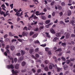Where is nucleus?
<instances>
[{"mask_svg":"<svg viewBox=\"0 0 75 75\" xmlns=\"http://www.w3.org/2000/svg\"><path fill=\"white\" fill-rule=\"evenodd\" d=\"M41 69H39L38 70V73H40V72H41Z\"/></svg>","mask_w":75,"mask_h":75,"instance_id":"obj_61","label":"nucleus"},{"mask_svg":"<svg viewBox=\"0 0 75 75\" xmlns=\"http://www.w3.org/2000/svg\"><path fill=\"white\" fill-rule=\"evenodd\" d=\"M55 12H53L52 14V16H53V17H54L55 16Z\"/></svg>","mask_w":75,"mask_h":75,"instance_id":"obj_48","label":"nucleus"},{"mask_svg":"<svg viewBox=\"0 0 75 75\" xmlns=\"http://www.w3.org/2000/svg\"><path fill=\"white\" fill-rule=\"evenodd\" d=\"M38 35L37 34H34L33 36V38H36V37H37V36Z\"/></svg>","mask_w":75,"mask_h":75,"instance_id":"obj_28","label":"nucleus"},{"mask_svg":"<svg viewBox=\"0 0 75 75\" xmlns=\"http://www.w3.org/2000/svg\"><path fill=\"white\" fill-rule=\"evenodd\" d=\"M9 34L10 36H11V37H13L14 36V35H13L11 32H10L9 33Z\"/></svg>","mask_w":75,"mask_h":75,"instance_id":"obj_38","label":"nucleus"},{"mask_svg":"<svg viewBox=\"0 0 75 75\" xmlns=\"http://www.w3.org/2000/svg\"><path fill=\"white\" fill-rule=\"evenodd\" d=\"M22 35L23 36H25V35L27 36V35H28V32H27L25 33V32H23L22 33Z\"/></svg>","mask_w":75,"mask_h":75,"instance_id":"obj_5","label":"nucleus"},{"mask_svg":"<svg viewBox=\"0 0 75 75\" xmlns=\"http://www.w3.org/2000/svg\"><path fill=\"white\" fill-rule=\"evenodd\" d=\"M34 32L33 31H31L30 33V35L31 36V35H33L34 34Z\"/></svg>","mask_w":75,"mask_h":75,"instance_id":"obj_30","label":"nucleus"},{"mask_svg":"<svg viewBox=\"0 0 75 75\" xmlns=\"http://www.w3.org/2000/svg\"><path fill=\"white\" fill-rule=\"evenodd\" d=\"M2 7H3L4 8H6V6H5V5L4 4H3L1 6Z\"/></svg>","mask_w":75,"mask_h":75,"instance_id":"obj_59","label":"nucleus"},{"mask_svg":"<svg viewBox=\"0 0 75 75\" xmlns=\"http://www.w3.org/2000/svg\"><path fill=\"white\" fill-rule=\"evenodd\" d=\"M44 70L46 71H48V67L46 66V67H45L44 68Z\"/></svg>","mask_w":75,"mask_h":75,"instance_id":"obj_26","label":"nucleus"},{"mask_svg":"<svg viewBox=\"0 0 75 75\" xmlns=\"http://www.w3.org/2000/svg\"><path fill=\"white\" fill-rule=\"evenodd\" d=\"M19 67L20 66L18 64H16L15 66V68L16 69H19Z\"/></svg>","mask_w":75,"mask_h":75,"instance_id":"obj_11","label":"nucleus"},{"mask_svg":"<svg viewBox=\"0 0 75 75\" xmlns=\"http://www.w3.org/2000/svg\"><path fill=\"white\" fill-rule=\"evenodd\" d=\"M10 7H11V9L13 8V4H11L10 5Z\"/></svg>","mask_w":75,"mask_h":75,"instance_id":"obj_52","label":"nucleus"},{"mask_svg":"<svg viewBox=\"0 0 75 75\" xmlns=\"http://www.w3.org/2000/svg\"><path fill=\"white\" fill-rule=\"evenodd\" d=\"M62 51V49L61 48H59L57 50H55V52H57V51H59V52H60V51Z\"/></svg>","mask_w":75,"mask_h":75,"instance_id":"obj_27","label":"nucleus"},{"mask_svg":"<svg viewBox=\"0 0 75 75\" xmlns=\"http://www.w3.org/2000/svg\"><path fill=\"white\" fill-rule=\"evenodd\" d=\"M48 54L49 55H51L52 54V53L51 52V51H49L48 52Z\"/></svg>","mask_w":75,"mask_h":75,"instance_id":"obj_58","label":"nucleus"},{"mask_svg":"<svg viewBox=\"0 0 75 75\" xmlns=\"http://www.w3.org/2000/svg\"><path fill=\"white\" fill-rule=\"evenodd\" d=\"M62 45L63 47H66V43H62L61 44Z\"/></svg>","mask_w":75,"mask_h":75,"instance_id":"obj_29","label":"nucleus"},{"mask_svg":"<svg viewBox=\"0 0 75 75\" xmlns=\"http://www.w3.org/2000/svg\"><path fill=\"white\" fill-rule=\"evenodd\" d=\"M26 64V63H25V62L24 61H23L22 62V66H23V67H24L25 66V65Z\"/></svg>","mask_w":75,"mask_h":75,"instance_id":"obj_25","label":"nucleus"},{"mask_svg":"<svg viewBox=\"0 0 75 75\" xmlns=\"http://www.w3.org/2000/svg\"><path fill=\"white\" fill-rule=\"evenodd\" d=\"M39 29L38 28H35L34 29V31H38Z\"/></svg>","mask_w":75,"mask_h":75,"instance_id":"obj_40","label":"nucleus"},{"mask_svg":"<svg viewBox=\"0 0 75 75\" xmlns=\"http://www.w3.org/2000/svg\"><path fill=\"white\" fill-rule=\"evenodd\" d=\"M64 70H67L68 69V66H67L64 67Z\"/></svg>","mask_w":75,"mask_h":75,"instance_id":"obj_24","label":"nucleus"},{"mask_svg":"<svg viewBox=\"0 0 75 75\" xmlns=\"http://www.w3.org/2000/svg\"><path fill=\"white\" fill-rule=\"evenodd\" d=\"M23 30H26V31H27V30H28V29H27V27L26 26L25 27L23 28Z\"/></svg>","mask_w":75,"mask_h":75,"instance_id":"obj_44","label":"nucleus"},{"mask_svg":"<svg viewBox=\"0 0 75 75\" xmlns=\"http://www.w3.org/2000/svg\"><path fill=\"white\" fill-rule=\"evenodd\" d=\"M16 14L17 16H19V15H20V12H17Z\"/></svg>","mask_w":75,"mask_h":75,"instance_id":"obj_47","label":"nucleus"},{"mask_svg":"<svg viewBox=\"0 0 75 75\" xmlns=\"http://www.w3.org/2000/svg\"><path fill=\"white\" fill-rule=\"evenodd\" d=\"M71 37H72L73 38H74V37H75V35L74 34H72L71 35Z\"/></svg>","mask_w":75,"mask_h":75,"instance_id":"obj_54","label":"nucleus"},{"mask_svg":"<svg viewBox=\"0 0 75 75\" xmlns=\"http://www.w3.org/2000/svg\"><path fill=\"white\" fill-rule=\"evenodd\" d=\"M69 3L70 4H68V6H71L72 5V3H72V0H69Z\"/></svg>","mask_w":75,"mask_h":75,"instance_id":"obj_20","label":"nucleus"},{"mask_svg":"<svg viewBox=\"0 0 75 75\" xmlns=\"http://www.w3.org/2000/svg\"><path fill=\"white\" fill-rule=\"evenodd\" d=\"M37 24V21H36L34 23H32L31 24V25H35Z\"/></svg>","mask_w":75,"mask_h":75,"instance_id":"obj_22","label":"nucleus"},{"mask_svg":"<svg viewBox=\"0 0 75 75\" xmlns=\"http://www.w3.org/2000/svg\"><path fill=\"white\" fill-rule=\"evenodd\" d=\"M50 23V20H47L45 21V24H49Z\"/></svg>","mask_w":75,"mask_h":75,"instance_id":"obj_23","label":"nucleus"},{"mask_svg":"<svg viewBox=\"0 0 75 75\" xmlns=\"http://www.w3.org/2000/svg\"><path fill=\"white\" fill-rule=\"evenodd\" d=\"M57 72H59L60 71H61V69H60V68H57Z\"/></svg>","mask_w":75,"mask_h":75,"instance_id":"obj_57","label":"nucleus"},{"mask_svg":"<svg viewBox=\"0 0 75 75\" xmlns=\"http://www.w3.org/2000/svg\"><path fill=\"white\" fill-rule=\"evenodd\" d=\"M45 34H46V37H48L49 38H51V36L50 35H49V33L46 32L45 33Z\"/></svg>","mask_w":75,"mask_h":75,"instance_id":"obj_16","label":"nucleus"},{"mask_svg":"<svg viewBox=\"0 0 75 75\" xmlns=\"http://www.w3.org/2000/svg\"><path fill=\"white\" fill-rule=\"evenodd\" d=\"M17 41L16 39H13L11 40V41L12 42H15Z\"/></svg>","mask_w":75,"mask_h":75,"instance_id":"obj_45","label":"nucleus"},{"mask_svg":"<svg viewBox=\"0 0 75 75\" xmlns=\"http://www.w3.org/2000/svg\"><path fill=\"white\" fill-rule=\"evenodd\" d=\"M71 62V61L69 60H67L66 61V63L67 64H69V63Z\"/></svg>","mask_w":75,"mask_h":75,"instance_id":"obj_33","label":"nucleus"},{"mask_svg":"<svg viewBox=\"0 0 75 75\" xmlns=\"http://www.w3.org/2000/svg\"><path fill=\"white\" fill-rule=\"evenodd\" d=\"M40 56L39 55V54H35V57H37V58H38Z\"/></svg>","mask_w":75,"mask_h":75,"instance_id":"obj_53","label":"nucleus"},{"mask_svg":"<svg viewBox=\"0 0 75 75\" xmlns=\"http://www.w3.org/2000/svg\"><path fill=\"white\" fill-rule=\"evenodd\" d=\"M50 32L51 33H52V34H55V30H54L52 28L50 29Z\"/></svg>","mask_w":75,"mask_h":75,"instance_id":"obj_9","label":"nucleus"},{"mask_svg":"<svg viewBox=\"0 0 75 75\" xmlns=\"http://www.w3.org/2000/svg\"><path fill=\"white\" fill-rule=\"evenodd\" d=\"M69 23L70 24H71L72 25H73L74 26L75 25V24H74V23H75V21L73 20H71L70 21Z\"/></svg>","mask_w":75,"mask_h":75,"instance_id":"obj_8","label":"nucleus"},{"mask_svg":"<svg viewBox=\"0 0 75 75\" xmlns=\"http://www.w3.org/2000/svg\"><path fill=\"white\" fill-rule=\"evenodd\" d=\"M72 14V12L70 10H69L67 12V16H70Z\"/></svg>","mask_w":75,"mask_h":75,"instance_id":"obj_10","label":"nucleus"},{"mask_svg":"<svg viewBox=\"0 0 75 75\" xmlns=\"http://www.w3.org/2000/svg\"><path fill=\"white\" fill-rule=\"evenodd\" d=\"M38 25L40 26H41V25H43V23H39Z\"/></svg>","mask_w":75,"mask_h":75,"instance_id":"obj_56","label":"nucleus"},{"mask_svg":"<svg viewBox=\"0 0 75 75\" xmlns=\"http://www.w3.org/2000/svg\"><path fill=\"white\" fill-rule=\"evenodd\" d=\"M4 12L3 11H0V14L1 15L3 14Z\"/></svg>","mask_w":75,"mask_h":75,"instance_id":"obj_51","label":"nucleus"},{"mask_svg":"<svg viewBox=\"0 0 75 75\" xmlns=\"http://www.w3.org/2000/svg\"><path fill=\"white\" fill-rule=\"evenodd\" d=\"M70 60H71V61H74V60H75V59L71 58L70 59Z\"/></svg>","mask_w":75,"mask_h":75,"instance_id":"obj_60","label":"nucleus"},{"mask_svg":"<svg viewBox=\"0 0 75 75\" xmlns=\"http://www.w3.org/2000/svg\"><path fill=\"white\" fill-rule=\"evenodd\" d=\"M14 66L12 64H11L10 65H8L7 66V68L8 69H14Z\"/></svg>","mask_w":75,"mask_h":75,"instance_id":"obj_2","label":"nucleus"},{"mask_svg":"<svg viewBox=\"0 0 75 75\" xmlns=\"http://www.w3.org/2000/svg\"><path fill=\"white\" fill-rule=\"evenodd\" d=\"M39 51V48H36L35 50V52H38V51Z\"/></svg>","mask_w":75,"mask_h":75,"instance_id":"obj_36","label":"nucleus"},{"mask_svg":"<svg viewBox=\"0 0 75 75\" xmlns=\"http://www.w3.org/2000/svg\"><path fill=\"white\" fill-rule=\"evenodd\" d=\"M49 61L48 60H46L45 61V63L46 64H48L49 63Z\"/></svg>","mask_w":75,"mask_h":75,"instance_id":"obj_37","label":"nucleus"},{"mask_svg":"<svg viewBox=\"0 0 75 75\" xmlns=\"http://www.w3.org/2000/svg\"><path fill=\"white\" fill-rule=\"evenodd\" d=\"M14 61L15 62H16L17 61V58H15L14 59Z\"/></svg>","mask_w":75,"mask_h":75,"instance_id":"obj_50","label":"nucleus"},{"mask_svg":"<svg viewBox=\"0 0 75 75\" xmlns=\"http://www.w3.org/2000/svg\"><path fill=\"white\" fill-rule=\"evenodd\" d=\"M33 18L34 19H35V20H38V17L36 16H35L33 17Z\"/></svg>","mask_w":75,"mask_h":75,"instance_id":"obj_34","label":"nucleus"},{"mask_svg":"<svg viewBox=\"0 0 75 75\" xmlns=\"http://www.w3.org/2000/svg\"><path fill=\"white\" fill-rule=\"evenodd\" d=\"M8 57L9 59H10V60L12 61V64H13L14 63V59H13V58L11 56H8Z\"/></svg>","mask_w":75,"mask_h":75,"instance_id":"obj_4","label":"nucleus"},{"mask_svg":"<svg viewBox=\"0 0 75 75\" xmlns=\"http://www.w3.org/2000/svg\"><path fill=\"white\" fill-rule=\"evenodd\" d=\"M21 52L22 55H24L25 54V52L24 50H21Z\"/></svg>","mask_w":75,"mask_h":75,"instance_id":"obj_15","label":"nucleus"},{"mask_svg":"<svg viewBox=\"0 0 75 75\" xmlns=\"http://www.w3.org/2000/svg\"><path fill=\"white\" fill-rule=\"evenodd\" d=\"M10 49L11 51H13L15 49V47L13 46H11L10 47Z\"/></svg>","mask_w":75,"mask_h":75,"instance_id":"obj_13","label":"nucleus"},{"mask_svg":"<svg viewBox=\"0 0 75 75\" xmlns=\"http://www.w3.org/2000/svg\"><path fill=\"white\" fill-rule=\"evenodd\" d=\"M56 37H59L61 36V33H57L56 34Z\"/></svg>","mask_w":75,"mask_h":75,"instance_id":"obj_21","label":"nucleus"},{"mask_svg":"<svg viewBox=\"0 0 75 75\" xmlns=\"http://www.w3.org/2000/svg\"><path fill=\"white\" fill-rule=\"evenodd\" d=\"M59 15L60 17H61L63 15V12H61L59 13Z\"/></svg>","mask_w":75,"mask_h":75,"instance_id":"obj_41","label":"nucleus"},{"mask_svg":"<svg viewBox=\"0 0 75 75\" xmlns=\"http://www.w3.org/2000/svg\"><path fill=\"white\" fill-rule=\"evenodd\" d=\"M33 50L32 49H30V50L29 52L30 54H32L33 53Z\"/></svg>","mask_w":75,"mask_h":75,"instance_id":"obj_32","label":"nucleus"},{"mask_svg":"<svg viewBox=\"0 0 75 75\" xmlns=\"http://www.w3.org/2000/svg\"><path fill=\"white\" fill-rule=\"evenodd\" d=\"M46 45H47V44H46L40 45V46H41V47H46Z\"/></svg>","mask_w":75,"mask_h":75,"instance_id":"obj_43","label":"nucleus"},{"mask_svg":"<svg viewBox=\"0 0 75 75\" xmlns=\"http://www.w3.org/2000/svg\"><path fill=\"white\" fill-rule=\"evenodd\" d=\"M23 59H24V57L23 56H21L19 58V59H20V61H22V60H23Z\"/></svg>","mask_w":75,"mask_h":75,"instance_id":"obj_31","label":"nucleus"},{"mask_svg":"<svg viewBox=\"0 0 75 75\" xmlns=\"http://www.w3.org/2000/svg\"><path fill=\"white\" fill-rule=\"evenodd\" d=\"M54 23H58V19H56L55 21H54Z\"/></svg>","mask_w":75,"mask_h":75,"instance_id":"obj_63","label":"nucleus"},{"mask_svg":"<svg viewBox=\"0 0 75 75\" xmlns=\"http://www.w3.org/2000/svg\"><path fill=\"white\" fill-rule=\"evenodd\" d=\"M71 33V31H69L68 30H67V32L66 33H64V35H65L66 34V33H67V34H66V38L68 39V38L69 37V33Z\"/></svg>","mask_w":75,"mask_h":75,"instance_id":"obj_1","label":"nucleus"},{"mask_svg":"<svg viewBox=\"0 0 75 75\" xmlns=\"http://www.w3.org/2000/svg\"><path fill=\"white\" fill-rule=\"evenodd\" d=\"M9 48H10V46H9V45H6V49L7 50V52L8 53V54H10V51H9V50H8Z\"/></svg>","mask_w":75,"mask_h":75,"instance_id":"obj_3","label":"nucleus"},{"mask_svg":"<svg viewBox=\"0 0 75 75\" xmlns=\"http://www.w3.org/2000/svg\"><path fill=\"white\" fill-rule=\"evenodd\" d=\"M34 42L35 44H40V42L38 40H35L34 41Z\"/></svg>","mask_w":75,"mask_h":75,"instance_id":"obj_14","label":"nucleus"},{"mask_svg":"<svg viewBox=\"0 0 75 75\" xmlns=\"http://www.w3.org/2000/svg\"><path fill=\"white\" fill-rule=\"evenodd\" d=\"M45 51H48V50H49V48L48 47H45Z\"/></svg>","mask_w":75,"mask_h":75,"instance_id":"obj_42","label":"nucleus"},{"mask_svg":"<svg viewBox=\"0 0 75 75\" xmlns=\"http://www.w3.org/2000/svg\"><path fill=\"white\" fill-rule=\"evenodd\" d=\"M32 57L33 58H34V59L36 60V62H40V60H37V58L35 57V56H34V55H32Z\"/></svg>","mask_w":75,"mask_h":75,"instance_id":"obj_7","label":"nucleus"},{"mask_svg":"<svg viewBox=\"0 0 75 75\" xmlns=\"http://www.w3.org/2000/svg\"><path fill=\"white\" fill-rule=\"evenodd\" d=\"M62 60H63V61H66V59L64 57H62Z\"/></svg>","mask_w":75,"mask_h":75,"instance_id":"obj_46","label":"nucleus"},{"mask_svg":"<svg viewBox=\"0 0 75 75\" xmlns=\"http://www.w3.org/2000/svg\"><path fill=\"white\" fill-rule=\"evenodd\" d=\"M58 8L59 9V10H61V9H62V7L60 6H59L58 7Z\"/></svg>","mask_w":75,"mask_h":75,"instance_id":"obj_62","label":"nucleus"},{"mask_svg":"<svg viewBox=\"0 0 75 75\" xmlns=\"http://www.w3.org/2000/svg\"><path fill=\"white\" fill-rule=\"evenodd\" d=\"M54 64L52 63H50V64L49 66V68L50 69H52V66Z\"/></svg>","mask_w":75,"mask_h":75,"instance_id":"obj_12","label":"nucleus"},{"mask_svg":"<svg viewBox=\"0 0 75 75\" xmlns=\"http://www.w3.org/2000/svg\"><path fill=\"white\" fill-rule=\"evenodd\" d=\"M59 23L61 24H63L64 25H65V23L63 22L62 21H60Z\"/></svg>","mask_w":75,"mask_h":75,"instance_id":"obj_18","label":"nucleus"},{"mask_svg":"<svg viewBox=\"0 0 75 75\" xmlns=\"http://www.w3.org/2000/svg\"><path fill=\"white\" fill-rule=\"evenodd\" d=\"M58 40V38L57 37H56L54 38L53 41L56 42V41H57V40Z\"/></svg>","mask_w":75,"mask_h":75,"instance_id":"obj_19","label":"nucleus"},{"mask_svg":"<svg viewBox=\"0 0 75 75\" xmlns=\"http://www.w3.org/2000/svg\"><path fill=\"white\" fill-rule=\"evenodd\" d=\"M16 55H17V56H21V54L20 53H18L16 54Z\"/></svg>","mask_w":75,"mask_h":75,"instance_id":"obj_49","label":"nucleus"},{"mask_svg":"<svg viewBox=\"0 0 75 75\" xmlns=\"http://www.w3.org/2000/svg\"><path fill=\"white\" fill-rule=\"evenodd\" d=\"M39 13V12L38 11H36L35 13V14L36 16H40V15H41V13Z\"/></svg>","mask_w":75,"mask_h":75,"instance_id":"obj_17","label":"nucleus"},{"mask_svg":"<svg viewBox=\"0 0 75 75\" xmlns=\"http://www.w3.org/2000/svg\"><path fill=\"white\" fill-rule=\"evenodd\" d=\"M42 20H46V17L45 16H42Z\"/></svg>","mask_w":75,"mask_h":75,"instance_id":"obj_39","label":"nucleus"},{"mask_svg":"<svg viewBox=\"0 0 75 75\" xmlns=\"http://www.w3.org/2000/svg\"><path fill=\"white\" fill-rule=\"evenodd\" d=\"M43 28H44V25H43L42 26H40L39 28V29L40 30H41V29H43Z\"/></svg>","mask_w":75,"mask_h":75,"instance_id":"obj_55","label":"nucleus"},{"mask_svg":"<svg viewBox=\"0 0 75 75\" xmlns=\"http://www.w3.org/2000/svg\"><path fill=\"white\" fill-rule=\"evenodd\" d=\"M62 6H65V3L63 2L62 3Z\"/></svg>","mask_w":75,"mask_h":75,"instance_id":"obj_64","label":"nucleus"},{"mask_svg":"<svg viewBox=\"0 0 75 75\" xmlns=\"http://www.w3.org/2000/svg\"><path fill=\"white\" fill-rule=\"evenodd\" d=\"M12 72L13 74H16L18 73V71L17 70H15L14 71V70L13 69L12 70Z\"/></svg>","mask_w":75,"mask_h":75,"instance_id":"obj_6","label":"nucleus"},{"mask_svg":"<svg viewBox=\"0 0 75 75\" xmlns=\"http://www.w3.org/2000/svg\"><path fill=\"white\" fill-rule=\"evenodd\" d=\"M32 28V27L31 26H29L28 28V30H30Z\"/></svg>","mask_w":75,"mask_h":75,"instance_id":"obj_35","label":"nucleus"}]
</instances>
